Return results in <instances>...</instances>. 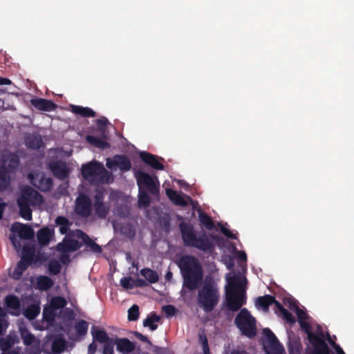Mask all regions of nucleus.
I'll use <instances>...</instances> for the list:
<instances>
[{
	"label": "nucleus",
	"instance_id": "4",
	"mask_svg": "<svg viewBox=\"0 0 354 354\" xmlns=\"http://www.w3.org/2000/svg\"><path fill=\"white\" fill-rule=\"evenodd\" d=\"M225 301L227 308L233 312L239 310L245 304V292L239 277L234 276L227 279V286L225 287Z\"/></svg>",
	"mask_w": 354,
	"mask_h": 354
},
{
	"label": "nucleus",
	"instance_id": "27",
	"mask_svg": "<svg viewBox=\"0 0 354 354\" xmlns=\"http://www.w3.org/2000/svg\"><path fill=\"white\" fill-rule=\"evenodd\" d=\"M54 284V281L47 276L41 275L37 279V285L41 290H48L50 289Z\"/></svg>",
	"mask_w": 354,
	"mask_h": 354
},
{
	"label": "nucleus",
	"instance_id": "6",
	"mask_svg": "<svg viewBox=\"0 0 354 354\" xmlns=\"http://www.w3.org/2000/svg\"><path fill=\"white\" fill-rule=\"evenodd\" d=\"M83 178L88 180L108 183L110 173L104 168L102 163L97 161L84 164L81 169Z\"/></svg>",
	"mask_w": 354,
	"mask_h": 354
},
{
	"label": "nucleus",
	"instance_id": "36",
	"mask_svg": "<svg viewBox=\"0 0 354 354\" xmlns=\"http://www.w3.org/2000/svg\"><path fill=\"white\" fill-rule=\"evenodd\" d=\"M6 166L8 173L15 172L19 165V159L15 154H12L9 156Z\"/></svg>",
	"mask_w": 354,
	"mask_h": 354
},
{
	"label": "nucleus",
	"instance_id": "2",
	"mask_svg": "<svg viewBox=\"0 0 354 354\" xmlns=\"http://www.w3.org/2000/svg\"><path fill=\"white\" fill-rule=\"evenodd\" d=\"M183 277V287L190 291L198 289L202 283L203 273L198 259L191 255L182 257L178 263Z\"/></svg>",
	"mask_w": 354,
	"mask_h": 354
},
{
	"label": "nucleus",
	"instance_id": "59",
	"mask_svg": "<svg viewBox=\"0 0 354 354\" xmlns=\"http://www.w3.org/2000/svg\"><path fill=\"white\" fill-rule=\"evenodd\" d=\"M236 258L240 261H247L246 253L244 251H238L236 252Z\"/></svg>",
	"mask_w": 354,
	"mask_h": 354
},
{
	"label": "nucleus",
	"instance_id": "53",
	"mask_svg": "<svg viewBox=\"0 0 354 354\" xmlns=\"http://www.w3.org/2000/svg\"><path fill=\"white\" fill-rule=\"evenodd\" d=\"M299 324L301 328L307 333L308 339H309V334L314 333L313 332L311 331L310 324L306 320H300Z\"/></svg>",
	"mask_w": 354,
	"mask_h": 354
},
{
	"label": "nucleus",
	"instance_id": "25",
	"mask_svg": "<svg viewBox=\"0 0 354 354\" xmlns=\"http://www.w3.org/2000/svg\"><path fill=\"white\" fill-rule=\"evenodd\" d=\"M21 258L24 260H28L32 263L36 262L35 259V248L34 245L30 244H25L22 248Z\"/></svg>",
	"mask_w": 354,
	"mask_h": 354
},
{
	"label": "nucleus",
	"instance_id": "34",
	"mask_svg": "<svg viewBox=\"0 0 354 354\" xmlns=\"http://www.w3.org/2000/svg\"><path fill=\"white\" fill-rule=\"evenodd\" d=\"M10 177L5 165L0 166V192L5 190L9 185Z\"/></svg>",
	"mask_w": 354,
	"mask_h": 354
},
{
	"label": "nucleus",
	"instance_id": "45",
	"mask_svg": "<svg viewBox=\"0 0 354 354\" xmlns=\"http://www.w3.org/2000/svg\"><path fill=\"white\" fill-rule=\"evenodd\" d=\"M139 307L136 304H133L129 310H128V319L129 321H136L139 318Z\"/></svg>",
	"mask_w": 354,
	"mask_h": 354
},
{
	"label": "nucleus",
	"instance_id": "41",
	"mask_svg": "<svg viewBox=\"0 0 354 354\" xmlns=\"http://www.w3.org/2000/svg\"><path fill=\"white\" fill-rule=\"evenodd\" d=\"M62 266L57 260H51L49 261L48 270L50 274L57 275L60 272Z\"/></svg>",
	"mask_w": 354,
	"mask_h": 354
},
{
	"label": "nucleus",
	"instance_id": "31",
	"mask_svg": "<svg viewBox=\"0 0 354 354\" xmlns=\"http://www.w3.org/2000/svg\"><path fill=\"white\" fill-rule=\"evenodd\" d=\"M42 144L41 138L37 136L30 135L26 138V145L29 149H39Z\"/></svg>",
	"mask_w": 354,
	"mask_h": 354
},
{
	"label": "nucleus",
	"instance_id": "46",
	"mask_svg": "<svg viewBox=\"0 0 354 354\" xmlns=\"http://www.w3.org/2000/svg\"><path fill=\"white\" fill-rule=\"evenodd\" d=\"M12 346V343L10 339L3 337L0 338V349L3 351L2 353L10 351V348Z\"/></svg>",
	"mask_w": 354,
	"mask_h": 354
},
{
	"label": "nucleus",
	"instance_id": "62",
	"mask_svg": "<svg viewBox=\"0 0 354 354\" xmlns=\"http://www.w3.org/2000/svg\"><path fill=\"white\" fill-rule=\"evenodd\" d=\"M288 308L293 310V311H295L298 308H299L297 304V301H295V300H290L288 301Z\"/></svg>",
	"mask_w": 354,
	"mask_h": 354
},
{
	"label": "nucleus",
	"instance_id": "33",
	"mask_svg": "<svg viewBox=\"0 0 354 354\" xmlns=\"http://www.w3.org/2000/svg\"><path fill=\"white\" fill-rule=\"evenodd\" d=\"M198 220L201 224L203 225L206 230H212L214 228V223L212 218L205 212H199Z\"/></svg>",
	"mask_w": 354,
	"mask_h": 354
},
{
	"label": "nucleus",
	"instance_id": "42",
	"mask_svg": "<svg viewBox=\"0 0 354 354\" xmlns=\"http://www.w3.org/2000/svg\"><path fill=\"white\" fill-rule=\"evenodd\" d=\"M88 327V325L86 321L80 320L76 324L75 329L78 335L84 336L87 333Z\"/></svg>",
	"mask_w": 354,
	"mask_h": 354
},
{
	"label": "nucleus",
	"instance_id": "10",
	"mask_svg": "<svg viewBox=\"0 0 354 354\" xmlns=\"http://www.w3.org/2000/svg\"><path fill=\"white\" fill-rule=\"evenodd\" d=\"M30 183L41 192H49L53 186V180L42 172L30 173L28 176Z\"/></svg>",
	"mask_w": 354,
	"mask_h": 354
},
{
	"label": "nucleus",
	"instance_id": "11",
	"mask_svg": "<svg viewBox=\"0 0 354 354\" xmlns=\"http://www.w3.org/2000/svg\"><path fill=\"white\" fill-rule=\"evenodd\" d=\"M106 165L110 169L118 167L122 171H127L131 167L129 159L124 155H115L112 159L107 158Z\"/></svg>",
	"mask_w": 354,
	"mask_h": 354
},
{
	"label": "nucleus",
	"instance_id": "19",
	"mask_svg": "<svg viewBox=\"0 0 354 354\" xmlns=\"http://www.w3.org/2000/svg\"><path fill=\"white\" fill-rule=\"evenodd\" d=\"M50 169L53 175L60 180H64L68 176L66 164L62 161H54L50 163Z\"/></svg>",
	"mask_w": 354,
	"mask_h": 354
},
{
	"label": "nucleus",
	"instance_id": "1",
	"mask_svg": "<svg viewBox=\"0 0 354 354\" xmlns=\"http://www.w3.org/2000/svg\"><path fill=\"white\" fill-rule=\"evenodd\" d=\"M178 220L181 221L178 227L185 247L194 248L207 254H212L214 251V241L218 239L217 236L207 234L205 232L197 234L192 224L183 221V218L180 216H178Z\"/></svg>",
	"mask_w": 354,
	"mask_h": 354
},
{
	"label": "nucleus",
	"instance_id": "7",
	"mask_svg": "<svg viewBox=\"0 0 354 354\" xmlns=\"http://www.w3.org/2000/svg\"><path fill=\"white\" fill-rule=\"evenodd\" d=\"M234 322L243 335L248 337L255 336L257 333L255 319L246 308L241 309L236 315Z\"/></svg>",
	"mask_w": 354,
	"mask_h": 354
},
{
	"label": "nucleus",
	"instance_id": "43",
	"mask_svg": "<svg viewBox=\"0 0 354 354\" xmlns=\"http://www.w3.org/2000/svg\"><path fill=\"white\" fill-rule=\"evenodd\" d=\"M147 192L148 191L139 189L138 202L140 205H143L145 207L149 206L151 202V198L148 194Z\"/></svg>",
	"mask_w": 354,
	"mask_h": 354
},
{
	"label": "nucleus",
	"instance_id": "20",
	"mask_svg": "<svg viewBox=\"0 0 354 354\" xmlns=\"http://www.w3.org/2000/svg\"><path fill=\"white\" fill-rule=\"evenodd\" d=\"M30 104L35 109L44 111H52L57 107L53 101L43 98H33L30 100Z\"/></svg>",
	"mask_w": 354,
	"mask_h": 354
},
{
	"label": "nucleus",
	"instance_id": "5",
	"mask_svg": "<svg viewBox=\"0 0 354 354\" xmlns=\"http://www.w3.org/2000/svg\"><path fill=\"white\" fill-rule=\"evenodd\" d=\"M43 202V197L37 191L30 186L23 188L20 196L17 198L20 216L25 220L30 221L32 219V210L30 206L39 205Z\"/></svg>",
	"mask_w": 354,
	"mask_h": 354
},
{
	"label": "nucleus",
	"instance_id": "48",
	"mask_svg": "<svg viewBox=\"0 0 354 354\" xmlns=\"http://www.w3.org/2000/svg\"><path fill=\"white\" fill-rule=\"evenodd\" d=\"M121 230L122 234H124L129 238H133L136 234L135 230L131 225H127L125 226H123Z\"/></svg>",
	"mask_w": 354,
	"mask_h": 354
},
{
	"label": "nucleus",
	"instance_id": "30",
	"mask_svg": "<svg viewBox=\"0 0 354 354\" xmlns=\"http://www.w3.org/2000/svg\"><path fill=\"white\" fill-rule=\"evenodd\" d=\"M140 274L150 283H155L159 280V276L157 272L148 268H142L140 270Z\"/></svg>",
	"mask_w": 354,
	"mask_h": 354
},
{
	"label": "nucleus",
	"instance_id": "22",
	"mask_svg": "<svg viewBox=\"0 0 354 354\" xmlns=\"http://www.w3.org/2000/svg\"><path fill=\"white\" fill-rule=\"evenodd\" d=\"M166 193L169 200L176 205L181 207H186L188 205V202L177 191L171 189H167L166 190Z\"/></svg>",
	"mask_w": 354,
	"mask_h": 354
},
{
	"label": "nucleus",
	"instance_id": "63",
	"mask_svg": "<svg viewBox=\"0 0 354 354\" xmlns=\"http://www.w3.org/2000/svg\"><path fill=\"white\" fill-rule=\"evenodd\" d=\"M108 123V120L106 118H102L100 119H97L96 120V124L99 127H105Z\"/></svg>",
	"mask_w": 354,
	"mask_h": 354
},
{
	"label": "nucleus",
	"instance_id": "13",
	"mask_svg": "<svg viewBox=\"0 0 354 354\" xmlns=\"http://www.w3.org/2000/svg\"><path fill=\"white\" fill-rule=\"evenodd\" d=\"M11 231L17 233L20 239L25 240H30L35 236L33 229L27 224L15 223L12 225Z\"/></svg>",
	"mask_w": 354,
	"mask_h": 354
},
{
	"label": "nucleus",
	"instance_id": "14",
	"mask_svg": "<svg viewBox=\"0 0 354 354\" xmlns=\"http://www.w3.org/2000/svg\"><path fill=\"white\" fill-rule=\"evenodd\" d=\"M142 160L147 165L157 170H164L165 166L160 161H164L162 158H159L150 153L142 151L140 153Z\"/></svg>",
	"mask_w": 354,
	"mask_h": 354
},
{
	"label": "nucleus",
	"instance_id": "51",
	"mask_svg": "<svg viewBox=\"0 0 354 354\" xmlns=\"http://www.w3.org/2000/svg\"><path fill=\"white\" fill-rule=\"evenodd\" d=\"M114 345H115V343L113 339L104 344L103 354H113Z\"/></svg>",
	"mask_w": 354,
	"mask_h": 354
},
{
	"label": "nucleus",
	"instance_id": "18",
	"mask_svg": "<svg viewBox=\"0 0 354 354\" xmlns=\"http://www.w3.org/2000/svg\"><path fill=\"white\" fill-rule=\"evenodd\" d=\"M82 245V243L75 239L64 238L63 241L57 245V249L59 252H71L77 250Z\"/></svg>",
	"mask_w": 354,
	"mask_h": 354
},
{
	"label": "nucleus",
	"instance_id": "49",
	"mask_svg": "<svg viewBox=\"0 0 354 354\" xmlns=\"http://www.w3.org/2000/svg\"><path fill=\"white\" fill-rule=\"evenodd\" d=\"M282 317L286 320V322L294 324L295 322V318L292 315L291 313H290L287 309L284 308L280 313Z\"/></svg>",
	"mask_w": 354,
	"mask_h": 354
},
{
	"label": "nucleus",
	"instance_id": "16",
	"mask_svg": "<svg viewBox=\"0 0 354 354\" xmlns=\"http://www.w3.org/2000/svg\"><path fill=\"white\" fill-rule=\"evenodd\" d=\"M263 333L267 342V347L274 352V354H282L283 348L275 335L269 328H265Z\"/></svg>",
	"mask_w": 354,
	"mask_h": 354
},
{
	"label": "nucleus",
	"instance_id": "60",
	"mask_svg": "<svg viewBox=\"0 0 354 354\" xmlns=\"http://www.w3.org/2000/svg\"><path fill=\"white\" fill-rule=\"evenodd\" d=\"M133 286L142 288L147 286V283L146 282L145 280L138 278L136 280L135 284Z\"/></svg>",
	"mask_w": 354,
	"mask_h": 354
},
{
	"label": "nucleus",
	"instance_id": "58",
	"mask_svg": "<svg viewBox=\"0 0 354 354\" xmlns=\"http://www.w3.org/2000/svg\"><path fill=\"white\" fill-rule=\"evenodd\" d=\"M199 342L201 344L202 347L208 345V340L206 335L204 333H200L198 335Z\"/></svg>",
	"mask_w": 354,
	"mask_h": 354
},
{
	"label": "nucleus",
	"instance_id": "39",
	"mask_svg": "<svg viewBox=\"0 0 354 354\" xmlns=\"http://www.w3.org/2000/svg\"><path fill=\"white\" fill-rule=\"evenodd\" d=\"M21 336L23 339V342L26 346H30L33 344L35 337L34 335H32L28 329L21 328Z\"/></svg>",
	"mask_w": 354,
	"mask_h": 354
},
{
	"label": "nucleus",
	"instance_id": "9",
	"mask_svg": "<svg viewBox=\"0 0 354 354\" xmlns=\"http://www.w3.org/2000/svg\"><path fill=\"white\" fill-rule=\"evenodd\" d=\"M74 211L77 215L82 218H88L92 214V201L90 196L80 192L75 201Z\"/></svg>",
	"mask_w": 354,
	"mask_h": 354
},
{
	"label": "nucleus",
	"instance_id": "17",
	"mask_svg": "<svg viewBox=\"0 0 354 354\" xmlns=\"http://www.w3.org/2000/svg\"><path fill=\"white\" fill-rule=\"evenodd\" d=\"M76 236L82 239L84 244L88 248V250L95 254L101 253L102 250L100 245L93 241L89 236L80 230H77Z\"/></svg>",
	"mask_w": 354,
	"mask_h": 354
},
{
	"label": "nucleus",
	"instance_id": "15",
	"mask_svg": "<svg viewBox=\"0 0 354 354\" xmlns=\"http://www.w3.org/2000/svg\"><path fill=\"white\" fill-rule=\"evenodd\" d=\"M93 207L99 218H106L109 212V207L104 204V194L102 192H97L95 195Z\"/></svg>",
	"mask_w": 354,
	"mask_h": 354
},
{
	"label": "nucleus",
	"instance_id": "24",
	"mask_svg": "<svg viewBox=\"0 0 354 354\" xmlns=\"http://www.w3.org/2000/svg\"><path fill=\"white\" fill-rule=\"evenodd\" d=\"M71 111L73 113L84 118H94L96 115L95 112L89 107L72 105Z\"/></svg>",
	"mask_w": 354,
	"mask_h": 354
},
{
	"label": "nucleus",
	"instance_id": "8",
	"mask_svg": "<svg viewBox=\"0 0 354 354\" xmlns=\"http://www.w3.org/2000/svg\"><path fill=\"white\" fill-rule=\"evenodd\" d=\"M136 178L139 189L148 191L153 195L158 194L159 182L156 177L153 178L149 174L139 171L136 173Z\"/></svg>",
	"mask_w": 354,
	"mask_h": 354
},
{
	"label": "nucleus",
	"instance_id": "47",
	"mask_svg": "<svg viewBox=\"0 0 354 354\" xmlns=\"http://www.w3.org/2000/svg\"><path fill=\"white\" fill-rule=\"evenodd\" d=\"M162 309L167 317L175 315L177 312L176 308L173 305H165L162 306Z\"/></svg>",
	"mask_w": 354,
	"mask_h": 354
},
{
	"label": "nucleus",
	"instance_id": "23",
	"mask_svg": "<svg viewBox=\"0 0 354 354\" xmlns=\"http://www.w3.org/2000/svg\"><path fill=\"white\" fill-rule=\"evenodd\" d=\"M53 236V230L47 227H43L40 229L37 233V241L41 245H47Z\"/></svg>",
	"mask_w": 354,
	"mask_h": 354
},
{
	"label": "nucleus",
	"instance_id": "21",
	"mask_svg": "<svg viewBox=\"0 0 354 354\" xmlns=\"http://www.w3.org/2000/svg\"><path fill=\"white\" fill-rule=\"evenodd\" d=\"M117 350L123 353H129L135 350V344L127 338L116 337L115 340Z\"/></svg>",
	"mask_w": 354,
	"mask_h": 354
},
{
	"label": "nucleus",
	"instance_id": "50",
	"mask_svg": "<svg viewBox=\"0 0 354 354\" xmlns=\"http://www.w3.org/2000/svg\"><path fill=\"white\" fill-rule=\"evenodd\" d=\"M10 239L11 241L12 244L13 245L15 249L17 251H19L21 248V240L22 239H20V237L18 236H15V234H10Z\"/></svg>",
	"mask_w": 354,
	"mask_h": 354
},
{
	"label": "nucleus",
	"instance_id": "35",
	"mask_svg": "<svg viewBox=\"0 0 354 354\" xmlns=\"http://www.w3.org/2000/svg\"><path fill=\"white\" fill-rule=\"evenodd\" d=\"M92 335H93V339L95 341H97L100 343L105 344V343L111 341V339H113L112 338H110L108 336L106 331H104V330H101V329L94 330L93 328Z\"/></svg>",
	"mask_w": 354,
	"mask_h": 354
},
{
	"label": "nucleus",
	"instance_id": "61",
	"mask_svg": "<svg viewBox=\"0 0 354 354\" xmlns=\"http://www.w3.org/2000/svg\"><path fill=\"white\" fill-rule=\"evenodd\" d=\"M23 273L24 272H21L20 270H18V266H17L12 272V277L14 279H18L21 277Z\"/></svg>",
	"mask_w": 354,
	"mask_h": 354
},
{
	"label": "nucleus",
	"instance_id": "26",
	"mask_svg": "<svg viewBox=\"0 0 354 354\" xmlns=\"http://www.w3.org/2000/svg\"><path fill=\"white\" fill-rule=\"evenodd\" d=\"M274 301H275L274 297L270 295H266L262 297H259L256 300L255 304L257 307L261 308L264 310H268L269 306L273 304Z\"/></svg>",
	"mask_w": 354,
	"mask_h": 354
},
{
	"label": "nucleus",
	"instance_id": "57",
	"mask_svg": "<svg viewBox=\"0 0 354 354\" xmlns=\"http://www.w3.org/2000/svg\"><path fill=\"white\" fill-rule=\"evenodd\" d=\"M134 335L139 340H140L143 342H146V343L149 344V345H151V342L149 339V338L147 336L142 335V333H140L139 332H135Z\"/></svg>",
	"mask_w": 354,
	"mask_h": 354
},
{
	"label": "nucleus",
	"instance_id": "3",
	"mask_svg": "<svg viewBox=\"0 0 354 354\" xmlns=\"http://www.w3.org/2000/svg\"><path fill=\"white\" fill-rule=\"evenodd\" d=\"M220 300L219 289L212 279L206 278L198 291L197 303L205 312H212Z\"/></svg>",
	"mask_w": 354,
	"mask_h": 354
},
{
	"label": "nucleus",
	"instance_id": "29",
	"mask_svg": "<svg viewBox=\"0 0 354 354\" xmlns=\"http://www.w3.org/2000/svg\"><path fill=\"white\" fill-rule=\"evenodd\" d=\"M160 321V317L157 315L155 313H152L143 321V326L145 327H149V329L153 331L157 329L158 324L156 323Z\"/></svg>",
	"mask_w": 354,
	"mask_h": 354
},
{
	"label": "nucleus",
	"instance_id": "28",
	"mask_svg": "<svg viewBox=\"0 0 354 354\" xmlns=\"http://www.w3.org/2000/svg\"><path fill=\"white\" fill-rule=\"evenodd\" d=\"M86 140L91 145L95 146L100 149H104L110 147V145L109 142H106L102 138H100L94 136H86Z\"/></svg>",
	"mask_w": 354,
	"mask_h": 354
},
{
	"label": "nucleus",
	"instance_id": "12",
	"mask_svg": "<svg viewBox=\"0 0 354 354\" xmlns=\"http://www.w3.org/2000/svg\"><path fill=\"white\" fill-rule=\"evenodd\" d=\"M310 343L313 346V351L311 354H330V350L323 338L315 334H309Z\"/></svg>",
	"mask_w": 354,
	"mask_h": 354
},
{
	"label": "nucleus",
	"instance_id": "64",
	"mask_svg": "<svg viewBox=\"0 0 354 354\" xmlns=\"http://www.w3.org/2000/svg\"><path fill=\"white\" fill-rule=\"evenodd\" d=\"M230 354H248V353L243 349H234Z\"/></svg>",
	"mask_w": 354,
	"mask_h": 354
},
{
	"label": "nucleus",
	"instance_id": "38",
	"mask_svg": "<svg viewBox=\"0 0 354 354\" xmlns=\"http://www.w3.org/2000/svg\"><path fill=\"white\" fill-rule=\"evenodd\" d=\"M40 313V308L35 304L30 305L24 311V315L29 319H35Z\"/></svg>",
	"mask_w": 354,
	"mask_h": 354
},
{
	"label": "nucleus",
	"instance_id": "40",
	"mask_svg": "<svg viewBox=\"0 0 354 354\" xmlns=\"http://www.w3.org/2000/svg\"><path fill=\"white\" fill-rule=\"evenodd\" d=\"M67 304L66 300L62 297H55L50 301V306L54 310H59L64 308Z\"/></svg>",
	"mask_w": 354,
	"mask_h": 354
},
{
	"label": "nucleus",
	"instance_id": "44",
	"mask_svg": "<svg viewBox=\"0 0 354 354\" xmlns=\"http://www.w3.org/2000/svg\"><path fill=\"white\" fill-rule=\"evenodd\" d=\"M65 349V342L62 339H57L52 344V350L55 353L59 354Z\"/></svg>",
	"mask_w": 354,
	"mask_h": 354
},
{
	"label": "nucleus",
	"instance_id": "52",
	"mask_svg": "<svg viewBox=\"0 0 354 354\" xmlns=\"http://www.w3.org/2000/svg\"><path fill=\"white\" fill-rule=\"evenodd\" d=\"M221 232L227 238L232 239H236V236L227 227L223 226L221 223H218Z\"/></svg>",
	"mask_w": 354,
	"mask_h": 354
},
{
	"label": "nucleus",
	"instance_id": "32",
	"mask_svg": "<svg viewBox=\"0 0 354 354\" xmlns=\"http://www.w3.org/2000/svg\"><path fill=\"white\" fill-rule=\"evenodd\" d=\"M55 223L59 227V232L61 234H66L71 225L70 221L63 216H57L55 219Z\"/></svg>",
	"mask_w": 354,
	"mask_h": 354
},
{
	"label": "nucleus",
	"instance_id": "37",
	"mask_svg": "<svg viewBox=\"0 0 354 354\" xmlns=\"http://www.w3.org/2000/svg\"><path fill=\"white\" fill-rule=\"evenodd\" d=\"M5 304L9 308L17 310L20 307V301L19 298L14 295H9L5 298Z\"/></svg>",
	"mask_w": 354,
	"mask_h": 354
},
{
	"label": "nucleus",
	"instance_id": "54",
	"mask_svg": "<svg viewBox=\"0 0 354 354\" xmlns=\"http://www.w3.org/2000/svg\"><path fill=\"white\" fill-rule=\"evenodd\" d=\"M132 279L131 277H122L120 279L121 286L126 289H131L133 284L131 283Z\"/></svg>",
	"mask_w": 354,
	"mask_h": 354
},
{
	"label": "nucleus",
	"instance_id": "56",
	"mask_svg": "<svg viewBox=\"0 0 354 354\" xmlns=\"http://www.w3.org/2000/svg\"><path fill=\"white\" fill-rule=\"evenodd\" d=\"M295 312L297 315L298 322H299L300 320H306L308 317L307 313L300 308H298Z\"/></svg>",
	"mask_w": 354,
	"mask_h": 354
},
{
	"label": "nucleus",
	"instance_id": "55",
	"mask_svg": "<svg viewBox=\"0 0 354 354\" xmlns=\"http://www.w3.org/2000/svg\"><path fill=\"white\" fill-rule=\"evenodd\" d=\"M32 263V262L21 258L20 261L17 263V266H18V270H20L21 272H24Z\"/></svg>",
	"mask_w": 354,
	"mask_h": 354
}]
</instances>
